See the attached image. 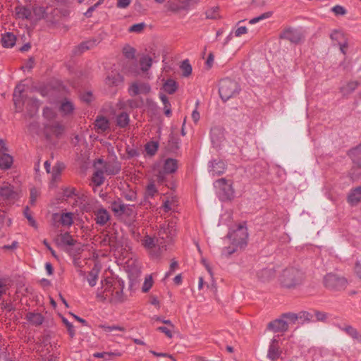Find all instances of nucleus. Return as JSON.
Listing matches in <instances>:
<instances>
[{
    "mask_svg": "<svg viewBox=\"0 0 361 361\" xmlns=\"http://www.w3.org/2000/svg\"><path fill=\"white\" fill-rule=\"evenodd\" d=\"M247 238V228L243 226H239L235 230L231 231L228 234V239L232 245L225 247L222 251V254L225 256L231 255L235 252L238 247H243L246 245Z\"/></svg>",
    "mask_w": 361,
    "mask_h": 361,
    "instance_id": "1",
    "label": "nucleus"
},
{
    "mask_svg": "<svg viewBox=\"0 0 361 361\" xmlns=\"http://www.w3.org/2000/svg\"><path fill=\"white\" fill-rule=\"evenodd\" d=\"M305 273L295 267L286 268L280 275L281 284L286 288H293L300 285L305 280Z\"/></svg>",
    "mask_w": 361,
    "mask_h": 361,
    "instance_id": "2",
    "label": "nucleus"
},
{
    "mask_svg": "<svg viewBox=\"0 0 361 361\" xmlns=\"http://www.w3.org/2000/svg\"><path fill=\"white\" fill-rule=\"evenodd\" d=\"M305 357L306 361H342L338 355L331 352L317 348H310Z\"/></svg>",
    "mask_w": 361,
    "mask_h": 361,
    "instance_id": "3",
    "label": "nucleus"
},
{
    "mask_svg": "<svg viewBox=\"0 0 361 361\" xmlns=\"http://www.w3.org/2000/svg\"><path fill=\"white\" fill-rule=\"evenodd\" d=\"M305 357L306 361H342L338 355L331 352L317 348H310Z\"/></svg>",
    "mask_w": 361,
    "mask_h": 361,
    "instance_id": "4",
    "label": "nucleus"
},
{
    "mask_svg": "<svg viewBox=\"0 0 361 361\" xmlns=\"http://www.w3.org/2000/svg\"><path fill=\"white\" fill-rule=\"evenodd\" d=\"M219 91L221 98L226 101L238 93L239 87L237 82L230 79H224L220 82Z\"/></svg>",
    "mask_w": 361,
    "mask_h": 361,
    "instance_id": "5",
    "label": "nucleus"
},
{
    "mask_svg": "<svg viewBox=\"0 0 361 361\" xmlns=\"http://www.w3.org/2000/svg\"><path fill=\"white\" fill-rule=\"evenodd\" d=\"M324 284L328 289L338 291L346 288L348 281L344 277L329 273L324 277Z\"/></svg>",
    "mask_w": 361,
    "mask_h": 361,
    "instance_id": "6",
    "label": "nucleus"
},
{
    "mask_svg": "<svg viewBox=\"0 0 361 361\" xmlns=\"http://www.w3.org/2000/svg\"><path fill=\"white\" fill-rule=\"evenodd\" d=\"M281 344H282V341L279 335L274 336L271 340L267 355L269 361H279L282 360V350L280 348Z\"/></svg>",
    "mask_w": 361,
    "mask_h": 361,
    "instance_id": "7",
    "label": "nucleus"
},
{
    "mask_svg": "<svg viewBox=\"0 0 361 361\" xmlns=\"http://www.w3.org/2000/svg\"><path fill=\"white\" fill-rule=\"evenodd\" d=\"M114 290V283L111 280H104L102 281V286L97 290V298L99 301L104 302L110 300L111 294Z\"/></svg>",
    "mask_w": 361,
    "mask_h": 361,
    "instance_id": "8",
    "label": "nucleus"
},
{
    "mask_svg": "<svg viewBox=\"0 0 361 361\" xmlns=\"http://www.w3.org/2000/svg\"><path fill=\"white\" fill-rule=\"evenodd\" d=\"M158 234L162 240H171L176 235V223L171 221L163 224L160 226Z\"/></svg>",
    "mask_w": 361,
    "mask_h": 361,
    "instance_id": "9",
    "label": "nucleus"
},
{
    "mask_svg": "<svg viewBox=\"0 0 361 361\" xmlns=\"http://www.w3.org/2000/svg\"><path fill=\"white\" fill-rule=\"evenodd\" d=\"M142 245L149 252V254L154 257H158L159 253H156L154 250L158 247L160 250L161 247H164L165 245H162V243H159V240L152 238L149 235H146L142 240Z\"/></svg>",
    "mask_w": 361,
    "mask_h": 361,
    "instance_id": "10",
    "label": "nucleus"
},
{
    "mask_svg": "<svg viewBox=\"0 0 361 361\" xmlns=\"http://www.w3.org/2000/svg\"><path fill=\"white\" fill-rule=\"evenodd\" d=\"M126 300L123 294V286L120 282H114V290L111 294L109 302L113 304H120Z\"/></svg>",
    "mask_w": 361,
    "mask_h": 361,
    "instance_id": "11",
    "label": "nucleus"
},
{
    "mask_svg": "<svg viewBox=\"0 0 361 361\" xmlns=\"http://www.w3.org/2000/svg\"><path fill=\"white\" fill-rule=\"evenodd\" d=\"M267 328L274 333L285 332L288 329V324L284 319H275L268 324Z\"/></svg>",
    "mask_w": 361,
    "mask_h": 361,
    "instance_id": "12",
    "label": "nucleus"
},
{
    "mask_svg": "<svg viewBox=\"0 0 361 361\" xmlns=\"http://www.w3.org/2000/svg\"><path fill=\"white\" fill-rule=\"evenodd\" d=\"M215 187L221 190L225 195L226 198H230L233 195V189L231 183L225 178H221L215 182Z\"/></svg>",
    "mask_w": 361,
    "mask_h": 361,
    "instance_id": "13",
    "label": "nucleus"
},
{
    "mask_svg": "<svg viewBox=\"0 0 361 361\" xmlns=\"http://www.w3.org/2000/svg\"><path fill=\"white\" fill-rule=\"evenodd\" d=\"M281 38L287 39L293 43H298L302 38L301 35L293 28L286 29L280 35Z\"/></svg>",
    "mask_w": 361,
    "mask_h": 361,
    "instance_id": "14",
    "label": "nucleus"
},
{
    "mask_svg": "<svg viewBox=\"0 0 361 361\" xmlns=\"http://www.w3.org/2000/svg\"><path fill=\"white\" fill-rule=\"evenodd\" d=\"M151 88L148 84L146 83H133L129 89L128 92L131 96H135L139 94H147L149 92Z\"/></svg>",
    "mask_w": 361,
    "mask_h": 361,
    "instance_id": "15",
    "label": "nucleus"
},
{
    "mask_svg": "<svg viewBox=\"0 0 361 361\" xmlns=\"http://www.w3.org/2000/svg\"><path fill=\"white\" fill-rule=\"evenodd\" d=\"M123 82V77L119 73L112 72L105 79V84L109 87H118Z\"/></svg>",
    "mask_w": 361,
    "mask_h": 361,
    "instance_id": "16",
    "label": "nucleus"
},
{
    "mask_svg": "<svg viewBox=\"0 0 361 361\" xmlns=\"http://www.w3.org/2000/svg\"><path fill=\"white\" fill-rule=\"evenodd\" d=\"M94 213L96 223L99 225L103 226L110 219V214L109 212L104 208H99L95 210Z\"/></svg>",
    "mask_w": 361,
    "mask_h": 361,
    "instance_id": "17",
    "label": "nucleus"
},
{
    "mask_svg": "<svg viewBox=\"0 0 361 361\" xmlns=\"http://www.w3.org/2000/svg\"><path fill=\"white\" fill-rule=\"evenodd\" d=\"M113 174L114 172L109 170V167L106 164H104V171L102 170H97L94 172L92 176V182L96 186H100L104 180V173Z\"/></svg>",
    "mask_w": 361,
    "mask_h": 361,
    "instance_id": "18",
    "label": "nucleus"
},
{
    "mask_svg": "<svg viewBox=\"0 0 361 361\" xmlns=\"http://www.w3.org/2000/svg\"><path fill=\"white\" fill-rule=\"evenodd\" d=\"M259 280L262 282H267L272 279L275 276V270L273 267L264 268L257 272Z\"/></svg>",
    "mask_w": 361,
    "mask_h": 361,
    "instance_id": "19",
    "label": "nucleus"
},
{
    "mask_svg": "<svg viewBox=\"0 0 361 361\" xmlns=\"http://www.w3.org/2000/svg\"><path fill=\"white\" fill-rule=\"evenodd\" d=\"M361 201V186L351 190L348 195V202L352 205H357Z\"/></svg>",
    "mask_w": 361,
    "mask_h": 361,
    "instance_id": "20",
    "label": "nucleus"
},
{
    "mask_svg": "<svg viewBox=\"0 0 361 361\" xmlns=\"http://www.w3.org/2000/svg\"><path fill=\"white\" fill-rule=\"evenodd\" d=\"M15 14H16V18L18 19H21V20L26 19V20H32V11L29 8H27L25 6H19L16 7Z\"/></svg>",
    "mask_w": 361,
    "mask_h": 361,
    "instance_id": "21",
    "label": "nucleus"
},
{
    "mask_svg": "<svg viewBox=\"0 0 361 361\" xmlns=\"http://www.w3.org/2000/svg\"><path fill=\"white\" fill-rule=\"evenodd\" d=\"M209 171L213 176H219L224 173L225 171V164L221 161H212L210 162Z\"/></svg>",
    "mask_w": 361,
    "mask_h": 361,
    "instance_id": "22",
    "label": "nucleus"
},
{
    "mask_svg": "<svg viewBox=\"0 0 361 361\" xmlns=\"http://www.w3.org/2000/svg\"><path fill=\"white\" fill-rule=\"evenodd\" d=\"M109 128V122L103 116L97 117L94 123V128L98 133H103Z\"/></svg>",
    "mask_w": 361,
    "mask_h": 361,
    "instance_id": "23",
    "label": "nucleus"
},
{
    "mask_svg": "<svg viewBox=\"0 0 361 361\" xmlns=\"http://www.w3.org/2000/svg\"><path fill=\"white\" fill-rule=\"evenodd\" d=\"M0 196L4 199H14L16 193L11 185L4 183L0 187Z\"/></svg>",
    "mask_w": 361,
    "mask_h": 361,
    "instance_id": "24",
    "label": "nucleus"
},
{
    "mask_svg": "<svg viewBox=\"0 0 361 361\" xmlns=\"http://www.w3.org/2000/svg\"><path fill=\"white\" fill-rule=\"evenodd\" d=\"M2 45L6 48H11L16 44V37L11 32H6L2 36Z\"/></svg>",
    "mask_w": 361,
    "mask_h": 361,
    "instance_id": "25",
    "label": "nucleus"
},
{
    "mask_svg": "<svg viewBox=\"0 0 361 361\" xmlns=\"http://www.w3.org/2000/svg\"><path fill=\"white\" fill-rule=\"evenodd\" d=\"M162 207L166 212H175L178 207V201L176 197H171L164 202Z\"/></svg>",
    "mask_w": 361,
    "mask_h": 361,
    "instance_id": "26",
    "label": "nucleus"
},
{
    "mask_svg": "<svg viewBox=\"0 0 361 361\" xmlns=\"http://www.w3.org/2000/svg\"><path fill=\"white\" fill-rule=\"evenodd\" d=\"M340 329L345 331L347 334L351 336L353 338L361 342V334L352 326L345 324Z\"/></svg>",
    "mask_w": 361,
    "mask_h": 361,
    "instance_id": "27",
    "label": "nucleus"
},
{
    "mask_svg": "<svg viewBox=\"0 0 361 361\" xmlns=\"http://www.w3.org/2000/svg\"><path fill=\"white\" fill-rule=\"evenodd\" d=\"M13 157L7 153H3L0 155V168L8 169L11 168L13 164Z\"/></svg>",
    "mask_w": 361,
    "mask_h": 361,
    "instance_id": "28",
    "label": "nucleus"
},
{
    "mask_svg": "<svg viewBox=\"0 0 361 361\" xmlns=\"http://www.w3.org/2000/svg\"><path fill=\"white\" fill-rule=\"evenodd\" d=\"M99 271V267L95 264L89 272L87 281L90 286L93 287L96 285Z\"/></svg>",
    "mask_w": 361,
    "mask_h": 361,
    "instance_id": "29",
    "label": "nucleus"
},
{
    "mask_svg": "<svg viewBox=\"0 0 361 361\" xmlns=\"http://www.w3.org/2000/svg\"><path fill=\"white\" fill-rule=\"evenodd\" d=\"M178 169V163L176 159H168L164 164V171L166 173H174Z\"/></svg>",
    "mask_w": 361,
    "mask_h": 361,
    "instance_id": "30",
    "label": "nucleus"
},
{
    "mask_svg": "<svg viewBox=\"0 0 361 361\" xmlns=\"http://www.w3.org/2000/svg\"><path fill=\"white\" fill-rule=\"evenodd\" d=\"M65 166L63 163H57L55 166H54L52 172H51V183L57 181L61 176V172L64 169Z\"/></svg>",
    "mask_w": 361,
    "mask_h": 361,
    "instance_id": "31",
    "label": "nucleus"
},
{
    "mask_svg": "<svg viewBox=\"0 0 361 361\" xmlns=\"http://www.w3.org/2000/svg\"><path fill=\"white\" fill-rule=\"evenodd\" d=\"M26 319L34 325H39L43 322V317L39 313L28 312L26 314Z\"/></svg>",
    "mask_w": 361,
    "mask_h": 361,
    "instance_id": "32",
    "label": "nucleus"
},
{
    "mask_svg": "<svg viewBox=\"0 0 361 361\" xmlns=\"http://www.w3.org/2000/svg\"><path fill=\"white\" fill-rule=\"evenodd\" d=\"M32 21H37L46 16V10L42 6H36L33 8Z\"/></svg>",
    "mask_w": 361,
    "mask_h": 361,
    "instance_id": "33",
    "label": "nucleus"
},
{
    "mask_svg": "<svg viewBox=\"0 0 361 361\" xmlns=\"http://www.w3.org/2000/svg\"><path fill=\"white\" fill-rule=\"evenodd\" d=\"M60 111L63 115H70L74 111V105L71 101L65 100L61 104Z\"/></svg>",
    "mask_w": 361,
    "mask_h": 361,
    "instance_id": "34",
    "label": "nucleus"
},
{
    "mask_svg": "<svg viewBox=\"0 0 361 361\" xmlns=\"http://www.w3.org/2000/svg\"><path fill=\"white\" fill-rule=\"evenodd\" d=\"M24 92V85L22 84L18 85L13 92V102L15 105L17 106L18 104L20 103L22 98V93Z\"/></svg>",
    "mask_w": 361,
    "mask_h": 361,
    "instance_id": "35",
    "label": "nucleus"
},
{
    "mask_svg": "<svg viewBox=\"0 0 361 361\" xmlns=\"http://www.w3.org/2000/svg\"><path fill=\"white\" fill-rule=\"evenodd\" d=\"M111 207L115 214L121 216L125 209V204H123L121 200H117L111 203Z\"/></svg>",
    "mask_w": 361,
    "mask_h": 361,
    "instance_id": "36",
    "label": "nucleus"
},
{
    "mask_svg": "<svg viewBox=\"0 0 361 361\" xmlns=\"http://www.w3.org/2000/svg\"><path fill=\"white\" fill-rule=\"evenodd\" d=\"M152 59L149 56H144L140 60L141 70L144 72L147 71L152 66Z\"/></svg>",
    "mask_w": 361,
    "mask_h": 361,
    "instance_id": "37",
    "label": "nucleus"
},
{
    "mask_svg": "<svg viewBox=\"0 0 361 361\" xmlns=\"http://www.w3.org/2000/svg\"><path fill=\"white\" fill-rule=\"evenodd\" d=\"M224 137L223 131L220 128H213L211 130V139L213 142H218Z\"/></svg>",
    "mask_w": 361,
    "mask_h": 361,
    "instance_id": "38",
    "label": "nucleus"
},
{
    "mask_svg": "<svg viewBox=\"0 0 361 361\" xmlns=\"http://www.w3.org/2000/svg\"><path fill=\"white\" fill-rule=\"evenodd\" d=\"M73 214L71 212L63 213L61 215V224L65 226H71L73 223Z\"/></svg>",
    "mask_w": 361,
    "mask_h": 361,
    "instance_id": "39",
    "label": "nucleus"
},
{
    "mask_svg": "<svg viewBox=\"0 0 361 361\" xmlns=\"http://www.w3.org/2000/svg\"><path fill=\"white\" fill-rule=\"evenodd\" d=\"M358 87V82L356 81H351L347 83L341 88L343 94H350L353 92Z\"/></svg>",
    "mask_w": 361,
    "mask_h": 361,
    "instance_id": "40",
    "label": "nucleus"
},
{
    "mask_svg": "<svg viewBox=\"0 0 361 361\" xmlns=\"http://www.w3.org/2000/svg\"><path fill=\"white\" fill-rule=\"evenodd\" d=\"M117 125L121 128L126 127L129 123V116L126 113H121L117 116Z\"/></svg>",
    "mask_w": 361,
    "mask_h": 361,
    "instance_id": "41",
    "label": "nucleus"
},
{
    "mask_svg": "<svg viewBox=\"0 0 361 361\" xmlns=\"http://www.w3.org/2000/svg\"><path fill=\"white\" fill-rule=\"evenodd\" d=\"M60 241L61 244L63 245H73L75 244L74 239L68 233L61 235Z\"/></svg>",
    "mask_w": 361,
    "mask_h": 361,
    "instance_id": "42",
    "label": "nucleus"
},
{
    "mask_svg": "<svg viewBox=\"0 0 361 361\" xmlns=\"http://www.w3.org/2000/svg\"><path fill=\"white\" fill-rule=\"evenodd\" d=\"M160 99L164 104V114L166 116H170L171 114V104L168 100V98L164 94H160Z\"/></svg>",
    "mask_w": 361,
    "mask_h": 361,
    "instance_id": "43",
    "label": "nucleus"
},
{
    "mask_svg": "<svg viewBox=\"0 0 361 361\" xmlns=\"http://www.w3.org/2000/svg\"><path fill=\"white\" fill-rule=\"evenodd\" d=\"M348 154L353 161L361 159V143L350 150Z\"/></svg>",
    "mask_w": 361,
    "mask_h": 361,
    "instance_id": "44",
    "label": "nucleus"
},
{
    "mask_svg": "<svg viewBox=\"0 0 361 361\" xmlns=\"http://www.w3.org/2000/svg\"><path fill=\"white\" fill-rule=\"evenodd\" d=\"M206 18L207 19H217L219 18V8L212 7L209 8L205 12Z\"/></svg>",
    "mask_w": 361,
    "mask_h": 361,
    "instance_id": "45",
    "label": "nucleus"
},
{
    "mask_svg": "<svg viewBox=\"0 0 361 361\" xmlns=\"http://www.w3.org/2000/svg\"><path fill=\"white\" fill-rule=\"evenodd\" d=\"M164 91L173 94L177 89L176 83L173 80H168L164 85Z\"/></svg>",
    "mask_w": 361,
    "mask_h": 361,
    "instance_id": "46",
    "label": "nucleus"
},
{
    "mask_svg": "<svg viewBox=\"0 0 361 361\" xmlns=\"http://www.w3.org/2000/svg\"><path fill=\"white\" fill-rule=\"evenodd\" d=\"M180 68L183 72V75L185 77L189 76L192 73V66L188 60L183 61Z\"/></svg>",
    "mask_w": 361,
    "mask_h": 361,
    "instance_id": "47",
    "label": "nucleus"
},
{
    "mask_svg": "<svg viewBox=\"0 0 361 361\" xmlns=\"http://www.w3.org/2000/svg\"><path fill=\"white\" fill-rule=\"evenodd\" d=\"M272 15H273L272 11H267V12H265V13L261 14L260 16H259L257 17L252 18L251 20H250L249 23L250 24H255V23L259 22L260 20L270 18Z\"/></svg>",
    "mask_w": 361,
    "mask_h": 361,
    "instance_id": "48",
    "label": "nucleus"
},
{
    "mask_svg": "<svg viewBox=\"0 0 361 361\" xmlns=\"http://www.w3.org/2000/svg\"><path fill=\"white\" fill-rule=\"evenodd\" d=\"M93 355L94 357L104 358V360H110L114 355L121 356V353L104 352V353H96Z\"/></svg>",
    "mask_w": 361,
    "mask_h": 361,
    "instance_id": "49",
    "label": "nucleus"
},
{
    "mask_svg": "<svg viewBox=\"0 0 361 361\" xmlns=\"http://www.w3.org/2000/svg\"><path fill=\"white\" fill-rule=\"evenodd\" d=\"M153 285V279L152 276H147L145 277V281L142 285V290L144 293H147L149 290Z\"/></svg>",
    "mask_w": 361,
    "mask_h": 361,
    "instance_id": "50",
    "label": "nucleus"
},
{
    "mask_svg": "<svg viewBox=\"0 0 361 361\" xmlns=\"http://www.w3.org/2000/svg\"><path fill=\"white\" fill-rule=\"evenodd\" d=\"M158 149V145L157 142H151L145 145V150L148 154L153 155L155 154Z\"/></svg>",
    "mask_w": 361,
    "mask_h": 361,
    "instance_id": "51",
    "label": "nucleus"
},
{
    "mask_svg": "<svg viewBox=\"0 0 361 361\" xmlns=\"http://www.w3.org/2000/svg\"><path fill=\"white\" fill-rule=\"evenodd\" d=\"M99 328L103 329L105 332H111L115 330L121 331H125L126 329L124 327L121 326H106V325H100Z\"/></svg>",
    "mask_w": 361,
    "mask_h": 361,
    "instance_id": "52",
    "label": "nucleus"
},
{
    "mask_svg": "<svg viewBox=\"0 0 361 361\" xmlns=\"http://www.w3.org/2000/svg\"><path fill=\"white\" fill-rule=\"evenodd\" d=\"M123 53L127 59H133L135 57V50L130 46H126L123 48Z\"/></svg>",
    "mask_w": 361,
    "mask_h": 361,
    "instance_id": "53",
    "label": "nucleus"
},
{
    "mask_svg": "<svg viewBox=\"0 0 361 361\" xmlns=\"http://www.w3.org/2000/svg\"><path fill=\"white\" fill-rule=\"evenodd\" d=\"M157 192L155 185L153 183H149L147 186L146 196L147 197H152Z\"/></svg>",
    "mask_w": 361,
    "mask_h": 361,
    "instance_id": "54",
    "label": "nucleus"
},
{
    "mask_svg": "<svg viewBox=\"0 0 361 361\" xmlns=\"http://www.w3.org/2000/svg\"><path fill=\"white\" fill-rule=\"evenodd\" d=\"M145 27V24L144 23L134 24L129 27L128 31L130 32H141Z\"/></svg>",
    "mask_w": 361,
    "mask_h": 361,
    "instance_id": "55",
    "label": "nucleus"
},
{
    "mask_svg": "<svg viewBox=\"0 0 361 361\" xmlns=\"http://www.w3.org/2000/svg\"><path fill=\"white\" fill-rule=\"evenodd\" d=\"M96 44H97V41L96 40L87 41V42L82 43L80 45L79 48L82 51H85V50H87V49H90L92 48Z\"/></svg>",
    "mask_w": 361,
    "mask_h": 361,
    "instance_id": "56",
    "label": "nucleus"
},
{
    "mask_svg": "<svg viewBox=\"0 0 361 361\" xmlns=\"http://www.w3.org/2000/svg\"><path fill=\"white\" fill-rule=\"evenodd\" d=\"M173 330V329H171L170 326H169V327L159 326L157 328V331L164 333L167 337H169L170 338L173 337V334H172Z\"/></svg>",
    "mask_w": 361,
    "mask_h": 361,
    "instance_id": "57",
    "label": "nucleus"
},
{
    "mask_svg": "<svg viewBox=\"0 0 361 361\" xmlns=\"http://www.w3.org/2000/svg\"><path fill=\"white\" fill-rule=\"evenodd\" d=\"M331 11L336 16H343V15H345L346 13V10L345 9V8L341 6H340V5H336L335 6H334L331 8Z\"/></svg>",
    "mask_w": 361,
    "mask_h": 361,
    "instance_id": "58",
    "label": "nucleus"
},
{
    "mask_svg": "<svg viewBox=\"0 0 361 361\" xmlns=\"http://www.w3.org/2000/svg\"><path fill=\"white\" fill-rule=\"evenodd\" d=\"M314 316L316 317L317 321L319 322H325L327 319V314L322 311L315 310Z\"/></svg>",
    "mask_w": 361,
    "mask_h": 361,
    "instance_id": "59",
    "label": "nucleus"
},
{
    "mask_svg": "<svg viewBox=\"0 0 361 361\" xmlns=\"http://www.w3.org/2000/svg\"><path fill=\"white\" fill-rule=\"evenodd\" d=\"M63 322L64 324H66L67 329H68V331L71 336V337H73L75 336V330H74V326L73 325L70 323L67 319H63Z\"/></svg>",
    "mask_w": 361,
    "mask_h": 361,
    "instance_id": "60",
    "label": "nucleus"
},
{
    "mask_svg": "<svg viewBox=\"0 0 361 361\" xmlns=\"http://www.w3.org/2000/svg\"><path fill=\"white\" fill-rule=\"evenodd\" d=\"M178 262L175 260H173L170 264L169 271L166 274V277L169 276L178 268Z\"/></svg>",
    "mask_w": 361,
    "mask_h": 361,
    "instance_id": "61",
    "label": "nucleus"
},
{
    "mask_svg": "<svg viewBox=\"0 0 361 361\" xmlns=\"http://www.w3.org/2000/svg\"><path fill=\"white\" fill-rule=\"evenodd\" d=\"M51 130L56 135H59L63 132V127L59 124H56L54 126H52Z\"/></svg>",
    "mask_w": 361,
    "mask_h": 361,
    "instance_id": "62",
    "label": "nucleus"
},
{
    "mask_svg": "<svg viewBox=\"0 0 361 361\" xmlns=\"http://www.w3.org/2000/svg\"><path fill=\"white\" fill-rule=\"evenodd\" d=\"M99 6V4H95L94 5L90 6L87 11L84 13V16L86 18H90L92 16L93 11Z\"/></svg>",
    "mask_w": 361,
    "mask_h": 361,
    "instance_id": "63",
    "label": "nucleus"
},
{
    "mask_svg": "<svg viewBox=\"0 0 361 361\" xmlns=\"http://www.w3.org/2000/svg\"><path fill=\"white\" fill-rule=\"evenodd\" d=\"M165 6L168 11H178L179 9L178 5L174 4L173 3L170 1H168Z\"/></svg>",
    "mask_w": 361,
    "mask_h": 361,
    "instance_id": "64",
    "label": "nucleus"
}]
</instances>
